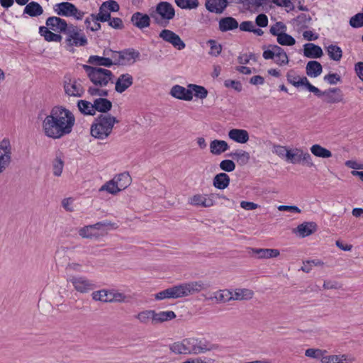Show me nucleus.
I'll list each match as a JSON object with an SVG mask.
<instances>
[{"mask_svg":"<svg viewBox=\"0 0 363 363\" xmlns=\"http://www.w3.org/2000/svg\"><path fill=\"white\" fill-rule=\"evenodd\" d=\"M227 156L236 160L237 162L241 166L247 164L250 159V153L242 150H237L234 152L228 154Z\"/></svg>","mask_w":363,"mask_h":363,"instance_id":"36","label":"nucleus"},{"mask_svg":"<svg viewBox=\"0 0 363 363\" xmlns=\"http://www.w3.org/2000/svg\"><path fill=\"white\" fill-rule=\"evenodd\" d=\"M74 6L72 3L63 1L54 5L53 10L60 16L70 17Z\"/></svg>","mask_w":363,"mask_h":363,"instance_id":"23","label":"nucleus"},{"mask_svg":"<svg viewBox=\"0 0 363 363\" xmlns=\"http://www.w3.org/2000/svg\"><path fill=\"white\" fill-rule=\"evenodd\" d=\"M39 34L43 36L47 42L60 43L62 40V36L60 33H55L44 26L39 27Z\"/></svg>","mask_w":363,"mask_h":363,"instance_id":"28","label":"nucleus"},{"mask_svg":"<svg viewBox=\"0 0 363 363\" xmlns=\"http://www.w3.org/2000/svg\"><path fill=\"white\" fill-rule=\"evenodd\" d=\"M75 117L72 112L62 106H54L43 121L45 135L52 139H60L72 131Z\"/></svg>","mask_w":363,"mask_h":363,"instance_id":"1","label":"nucleus"},{"mask_svg":"<svg viewBox=\"0 0 363 363\" xmlns=\"http://www.w3.org/2000/svg\"><path fill=\"white\" fill-rule=\"evenodd\" d=\"M76 291L80 293H87L94 289L95 285L84 277H72L68 280Z\"/></svg>","mask_w":363,"mask_h":363,"instance_id":"13","label":"nucleus"},{"mask_svg":"<svg viewBox=\"0 0 363 363\" xmlns=\"http://www.w3.org/2000/svg\"><path fill=\"white\" fill-rule=\"evenodd\" d=\"M302 150L300 148L289 149L286 154V162L296 164H301L302 157Z\"/></svg>","mask_w":363,"mask_h":363,"instance_id":"37","label":"nucleus"},{"mask_svg":"<svg viewBox=\"0 0 363 363\" xmlns=\"http://www.w3.org/2000/svg\"><path fill=\"white\" fill-rule=\"evenodd\" d=\"M170 94L172 97L183 101H189L193 99L192 90L190 88L186 89L178 84L172 87Z\"/></svg>","mask_w":363,"mask_h":363,"instance_id":"17","label":"nucleus"},{"mask_svg":"<svg viewBox=\"0 0 363 363\" xmlns=\"http://www.w3.org/2000/svg\"><path fill=\"white\" fill-rule=\"evenodd\" d=\"M112 59L114 65H129L136 59V52L133 48H127L113 52Z\"/></svg>","mask_w":363,"mask_h":363,"instance_id":"8","label":"nucleus"},{"mask_svg":"<svg viewBox=\"0 0 363 363\" xmlns=\"http://www.w3.org/2000/svg\"><path fill=\"white\" fill-rule=\"evenodd\" d=\"M255 23L260 28L267 27L268 25V18L264 13H259L255 18Z\"/></svg>","mask_w":363,"mask_h":363,"instance_id":"61","label":"nucleus"},{"mask_svg":"<svg viewBox=\"0 0 363 363\" xmlns=\"http://www.w3.org/2000/svg\"><path fill=\"white\" fill-rule=\"evenodd\" d=\"M102 8L106 9L110 13L111 12H117L120 9L119 4L114 0H108L102 3Z\"/></svg>","mask_w":363,"mask_h":363,"instance_id":"56","label":"nucleus"},{"mask_svg":"<svg viewBox=\"0 0 363 363\" xmlns=\"http://www.w3.org/2000/svg\"><path fill=\"white\" fill-rule=\"evenodd\" d=\"M350 25L354 28L363 27V12L357 13L350 19Z\"/></svg>","mask_w":363,"mask_h":363,"instance_id":"54","label":"nucleus"},{"mask_svg":"<svg viewBox=\"0 0 363 363\" xmlns=\"http://www.w3.org/2000/svg\"><path fill=\"white\" fill-rule=\"evenodd\" d=\"M159 37L165 42L172 44L175 48H177L179 50H183L186 47V44L181 39L179 35L171 30H162L159 33Z\"/></svg>","mask_w":363,"mask_h":363,"instance_id":"11","label":"nucleus"},{"mask_svg":"<svg viewBox=\"0 0 363 363\" xmlns=\"http://www.w3.org/2000/svg\"><path fill=\"white\" fill-rule=\"evenodd\" d=\"M170 288L172 298L187 296L185 283L173 286Z\"/></svg>","mask_w":363,"mask_h":363,"instance_id":"43","label":"nucleus"},{"mask_svg":"<svg viewBox=\"0 0 363 363\" xmlns=\"http://www.w3.org/2000/svg\"><path fill=\"white\" fill-rule=\"evenodd\" d=\"M111 225H112V223L110 221L103 220V221L97 222L96 223L93 224V225H89L84 226L83 232L85 234L86 231H87L89 229V230H94L96 232H97L99 230H101V232L103 233L107 227L111 226Z\"/></svg>","mask_w":363,"mask_h":363,"instance_id":"47","label":"nucleus"},{"mask_svg":"<svg viewBox=\"0 0 363 363\" xmlns=\"http://www.w3.org/2000/svg\"><path fill=\"white\" fill-rule=\"evenodd\" d=\"M150 18L147 14L138 12V28L143 29L149 27Z\"/></svg>","mask_w":363,"mask_h":363,"instance_id":"53","label":"nucleus"},{"mask_svg":"<svg viewBox=\"0 0 363 363\" xmlns=\"http://www.w3.org/2000/svg\"><path fill=\"white\" fill-rule=\"evenodd\" d=\"M328 54L330 58L334 61H340L342 56V51L340 47L336 45H330L327 48Z\"/></svg>","mask_w":363,"mask_h":363,"instance_id":"46","label":"nucleus"},{"mask_svg":"<svg viewBox=\"0 0 363 363\" xmlns=\"http://www.w3.org/2000/svg\"><path fill=\"white\" fill-rule=\"evenodd\" d=\"M230 149L225 140L215 139L210 143V152L214 155H220Z\"/></svg>","mask_w":363,"mask_h":363,"instance_id":"25","label":"nucleus"},{"mask_svg":"<svg viewBox=\"0 0 363 363\" xmlns=\"http://www.w3.org/2000/svg\"><path fill=\"white\" fill-rule=\"evenodd\" d=\"M238 26V21L232 16L223 17L218 21V29L222 33L235 30Z\"/></svg>","mask_w":363,"mask_h":363,"instance_id":"18","label":"nucleus"},{"mask_svg":"<svg viewBox=\"0 0 363 363\" xmlns=\"http://www.w3.org/2000/svg\"><path fill=\"white\" fill-rule=\"evenodd\" d=\"M64 89L66 94L70 96L82 97L84 94V89L77 79H69L64 82Z\"/></svg>","mask_w":363,"mask_h":363,"instance_id":"14","label":"nucleus"},{"mask_svg":"<svg viewBox=\"0 0 363 363\" xmlns=\"http://www.w3.org/2000/svg\"><path fill=\"white\" fill-rule=\"evenodd\" d=\"M155 311L154 310H146L138 313V320L141 323H147L150 320L155 325Z\"/></svg>","mask_w":363,"mask_h":363,"instance_id":"48","label":"nucleus"},{"mask_svg":"<svg viewBox=\"0 0 363 363\" xmlns=\"http://www.w3.org/2000/svg\"><path fill=\"white\" fill-rule=\"evenodd\" d=\"M45 27L51 30L59 33L65 34L69 28V24L67 21L58 16L48 17L45 21Z\"/></svg>","mask_w":363,"mask_h":363,"instance_id":"12","label":"nucleus"},{"mask_svg":"<svg viewBox=\"0 0 363 363\" xmlns=\"http://www.w3.org/2000/svg\"><path fill=\"white\" fill-rule=\"evenodd\" d=\"M108 22V26L115 29H122L124 27L123 21L121 20V18L118 17H111L110 20Z\"/></svg>","mask_w":363,"mask_h":363,"instance_id":"62","label":"nucleus"},{"mask_svg":"<svg viewBox=\"0 0 363 363\" xmlns=\"http://www.w3.org/2000/svg\"><path fill=\"white\" fill-rule=\"evenodd\" d=\"M306 72L308 76L311 77H317L323 72L321 64L316 60L309 61L306 67Z\"/></svg>","mask_w":363,"mask_h":363,"instance_id":"33","label":"nucleus"},{"mask_svg":"<svg viewBox=\"0 0 363 363\" xmlns=\"http://www.w3.org/2000/svg\"><path fill=\"white\" fill-rule=\"evenodd\" d=\"M302 157L301 164L303 166H307L308 167H315L314 163L313 162L312 157L308 152H304L302 150Z\"/></svg>","mask_w":363,"mask_h":363,"instance_id":"60","label":"nucleus"},{"mask_svg":"<svg viewBox=\"0 0 363 363\" xmlns=\"http://www.w3.org/2000/svg\"><path fill=\"white\" fill-rule=\"evenodd\" d=\"M112 106V102L106 98L100 97L94 101L95 112L98 111L102 113H107L111 110Z\"/></svg>","mask_w":363,"mask_h":363,"instance_id":"29","label":"nucleus"},{"mask_svg":"<svg viewBox=\"0 0 363 363\" xmlns=\"http://www.w3.org/2000/svg\"><path fill=\"white\" fill-rule=\"evenodd\" d=\"M107 191L108 193L115 195L117 193L119 192L118 187L117 186V184L115 183V180L113 178L106 182L104 185L101 186L99 189V191Z\"/></svg>","mask_w":363,"mask_h":363,"instance_id":"49","label":"nucleus"},{"mask_svg":"<svg viewBox=\"0 0 363 363\" xmlns=\"http://www.w3.org/2000/svg\"><path fill=\"white\" fill-rule=\"evenodd\" d=\"M77 107L79 111L86 116H94L95 110L94 108V103L86 101V100H79L77 101Z\"/></svg>","mask_w":363,"mask_h":363,"instance_id":"38","label":"nucleus"},{"mask_svg":"<svg viewBox=\"0 0 363 363\" xmlns=\"http://www.w3.org/2000/svg\"><path fill=\"white\" fill-rule=\"evenodd\" d=\"M311 20L310 15L302 13L293 18L291 23L297 26L299 30H302L309 27Z\"/></svg>","mask_w":363,"mask_h":363,"instance_id":"32","label":"nucleus"},{"mask_svg":"<svg viewBox=\"0 0 363 363\" xmlns=\"http://www.w3.org/2000/svg\"><path fill=\"white\" fill-rule=\"evenodd\" d=\"M150 16L155 22L162 27H166L169 21L175 16V9L168 1H160L155 6V11L150 13Z\"/></svg>","mask_w":363,"mask_h":363,"instance_id":"4","label":"nucleus"},{"mask_svg":"<svg viewBox=\"0 0 363 363\" xmlns=\"http://www.w3.org/2000/svg\"><path fill=\"white\" fill-rule=\"evenodd\" d=\"M294 73V70L291 69L286 74V79L289 84L295 87L304 86L310 92L311 90H313L312 88L313 85L309 82L306 77H300Z\"/></svg>","mask_w":363,"mask_h":363,"instance_id":"15","label":"nucleus"},{"mask_svg":"<svg viewBox=\"0 0 363 363\" xmlns=\"http://www.w3.org/2000/svg\"><path fill=\"white\" fill-rule=\"evenodd\" d=\"M133 84V77L128 74H121L116 82L115 89L118 93H123Z\"/></svg>","mask_w":363,"mask_h":363,"instance_id":"27","label":"nucleus"},{"mask_svg":"<svg viewBox=\"0 0 363 363\" xmlns=\"http://www.w3.org/2000/svg\"><path fill=\"white\" fill-rule=\"evenodd\" d=\"M176 318V314L172 311H160L157 313L155 311V324L162 323L165 321L173 320Z\"/></svg>","mask_w":363,"mask_h":363,"instance_id":"39","label":"nucleus"},{"mask_svg":"<svg viewBox=\"0 0 363 363\" xmlns=\"http://www.w3.org/2000/svg\"><path fill=\"white\" fill-rule=\"evenodd\" d=\"M91 17L93 21L104 23L108 22L111 16L106 9L100 6L99 13L97 14L91 13Z\"/></svg>","mask_w":363,"mask_h":363,"instance_id":"45","label":"nucleus"},{"mask_svg":"<svg viewBox=\"0 0 363 363\" xmlns=\"http://www.w3.org/2000/svg\"><path fill=\"white\" fill-rule=\"evenodd\" d=\"M113 179L118 187L119 191L126 189L130 184L132 180L128 172H125L116 175Z\"/></svg>","mask_w":363,"mask_h":363,"instance_id":"35","label":"nucleus"},{"mask_svg":"<svg viewBox=\"0 0 363 363\" xmlns=\"http://www.w3.org/2000/svg\"><path fill=\"white\" fill-rule=\"evenodd\" d=\"M65 43L67 47H83L88 44V40L84 33H80L78 28L69 24V28L65 33Z\"/></svg>","mask_w":363,"mask_h":363,"instance_id":"6","label":"nucleus"},{"mask_svg":"<svg viewBox=\"0 0 363 363\" xmlns=\"http://www.w3.org/2000/svg\"><path fill=\"white\" fill-rule=\"evenodd\" d=\"M230 177L224 172L217 174L213 179V185L215 188L223 190L230 184Z\"/></svg>","mask_w":363,"mask_h":363,"instance_id":"30","label":"nucleus"},{"mask_svg":"<svg viewBox=\"0 0 363 363\" xmlns=\"http://www.w3.org/2000/svg\"><path fill=\"white\" fill-rule=\"evenodd\" d=\"M83 69L87 74L89 80L97 86H106L113 77V74L105 68L83 65Z\"/></svg>","mask_w":363,"mask_h":363,"instance_id":"5","label":"nucleus"},{"mask_svg":"<svg viewBox=\"0 0 363 363\" xmlns=\"http://www.w3.org/2000/svg\"><path fill=\"white\" fill-rule=\"evenodd\" d=\"M277 41L283 46H292L296 44L295 38L284 32H280V35L277 38Z\"/></svg>","mask_w":363,"mask_h":363,"instance_id":"44","label":"nucleus"},{"mask_svg":"<svg viewBox=\"0 0 363 363\" xmlns=\"http://www.w3.org/2000/svg\"><path fill=\"white\" fill-rule=\"evenodd\" d=\"M339 356L338 355H323L322 357L321 362L322 363H342V362H338Z\"/></svg>","mask_w":363,"mask_h":363,"instance_id":"64","label":"nucleus"},{"mask_svg":"<svg viewBox=\"0 0 363 363\" xmlns=\"http://www.w3.org/2000/svg\"><path fill=\"white\" fill-rule=\"evenodd\" d=\"M303 55L308 58L317 59L323 55V52L319 45L308 43L303 45Z\"/></svg>","mask_w":363,"mask_h":363,"instance_id":"21","label":"nucleus"},{"mask_svg":"<svg viewBox=\"0 0 363 363\" xmlns=\"http://www.w3.org/2000/svg\"><path fill=\"white\" fill-rule=\"evenodd\" d=\"M91 296L94 300L104 303L121 302L123 301L125 298V296L121 293L105 289L94 291L91 294Z\"/></svg>","mask_w":363,"mask_h":363,"instance_id":"9","label":"nucleus"},{"mask_svg":"<svg viewBox=\"0 0 363 363\" xmlns=\"http://www.w3.org/2000/svg\"><path fill=\"white\" fill-rule=\"evenodd\" d=\"M188 88L192 90L193 96H194L198 99H204L208 96V90L203 86L189 84Z\"/></svg>","mask_w":363,"mask_h":363,"instance_id":"41","label":"nucleus"},{"mask_svg":"<svg viewBox=\"0 0 363 363\" xmlns=\"http://www.w3.org/2000/svg\"><path fill=\"white\" fill-rule=\"evenodd\" d=\"M268 0H238L235 4H241L245 11L251 13L259 12V9L267 4Z\"/></svg>","mask_w":363,"mask_h":363,"instance_id":"19","label":"nucleus"},{"mask_svg":"<svg viewBox=\"0 0 363 363\" xmlns=\"http://www.w3.org/2000/svg\"><path fill=\"white\" fill-rule=\"evenodd\" d=\"M327 353L326 350H322L320 349H313L309 348L306 350L305 355L308 357L318 359L321 361L322 357H323V355Z\"/></svg>","mask_w":363,"mask_h":363,"instance_id":"52","label":"nucleus"},{"mask_svg":"<svg viewBox=\"0 0 363 363\" xmlns=\"http://www.w3.org/2000/svg\"><path fill=\"white\" fill-rule=\"evenodd\" d=\"M11 147L7 138L0 143V173L3 172L11 162Z\"/></svg>","mask_w":363,"mask_h":363,"instance_id":"10","label":"nucleus"},{"mask_svg":"<svg viewBox=\"0 0 363 363\" xmlns=\"http://www.w3.org/2000/svg\"><path fill=\"white\" fill-rule=\"evenodd\" d=\"M312 88L313 90H311V92L318 98L325 96L324 101L328 104H337L343 101V94L340 88H329L325 91H321L315 86H313Z\"/></svg>","mask_w":363,"mask_h":363,"instance_id":"7","label":"nucleus"},{"mask_svg":"<svg viewBox=\"0 0 363 363\" xmlns=\"http://www.w3.org/2000/svg\"><path fill=\"white\" fill-rule=\"evenodd\" d=\"M224 86L226 88H231L237 92H240L242 90V85L240 81L226 79L224 81Z\"/></svg>","mask_w":363,"mask_h":363,"instance_id":"57","label":"nucleus"},{"mask_svg":"<svg viewBox=\"0 0 363 363\" xmlns=\"http://www.w3.org/2000/svg\"><path fill=\"white\" fill-rule=\"evenodd\" d=\"M233 2L228 0H206L205 7L211 13H223L226 8Z\"/></svg>","mask_w":363,"mask_h":363,"instance_id":"16","label":"nucleus"},{"mask_svg":"<svg viewBox=\"0 0 363 363\" xmlns=\"http://www.w3.org/2000/svg\"><path fill=\"white\" fill-rule=\"evenodd\" d=\"M324 80L328 84L333 85L341 82L340 76L337 73H329L324 77Z\"/></svg>","mask_w":363,"mask_h":363,"instance_id":"59","label":"nucleus"},{"mask_svg":"<svg viewBox=\"0 0 363 363\" xmlns=\"http://www.w3.org/2000/svg\"><path fill=\"white\" fill-rule=\"evenodd\" d=\"M318 225L315 222H303L298 225L295 230L296 233H298L301 238H306L317 230Z\"/></svg>","mask_w":363,"mask_h":363,"instance_id":"22","label":"nucleus"},{"mask_svg":"<svg viewBox=\"0 0 363 363\" xmlns=\"http://www.w3.org/2000/svg\"><path fill=\"white\" fill-rule=\"evenodd\" d=\"M207 44L210 46L209 54L212 56L217 57L222 51V45L216 40L210 39L207 41Z\"/></svg>","mask_w":363,"mask_h":363,"instance_id":"50","label":"nucleus"},{"mask_svg":"<svg viewBox=\"0 0 363 363\" xmlns=\"http://www.w3.org/2000/svg\"><path fill=\"white\" fill-rule=\"evenodd\" d=\"M310 150L311 153L315 157L321 158H329L332 157V152L329 150L322 147L318 144L312 145L310 148Z\"/></svg>","mask_w":363,"mask_h":363,"instance_id":"40","label":"nucleus"},{"mask_svg":"<svg viewBox=\"0 0 363 363\" xmlns=\"http://www.w3.org/2000/svg\"><path fill=\"white\" fill-rule=\"evenodd\" d=\"M187 296L206 290L210 287V284L203 281H196L185 283Z\"/></svg>","mask_w":363,"mask_h":363,"instance_id":"26","label":"nucleus"},{"mask_svg":"<svg viewBox=\"0 0 363 363\" xmlns=\"http://www.w3.org/2000/svg\"><path fill=\"white\" fill-rule=\"evenodd\" d=\"M278 59L275 60V62L279 65H286L289 64V60L286 52L284 51L279 55L276 56Z\"/></svg>","mask_w":363,"mask_h":363,"instance_id":"63","label":"nucleus"},{"mask_svg":"<svg viewBox=\"0 0 363 363\" xmlns=\"http://www.w3.org/2000/svg\"><path fill=\"white\" fill-rule=\"evenodd\" d=\"M64 167V162L61 157L57 156L52 162L53 174L60 177L62 174Z\"/></svg>","mask_w":363,"mask_h":363,"instance_id":"51","label":"nucleus"},{"mask_svg":"<svg viewBox=\"0 0 363 363\" xmlns=\"http://www.w3.org/2000/svg\"><path fill=\"white\" fill-rule=\"evenodd\" d=\"M252 250L259 259L277 257L280 254L279 250L277 249L252 248Z\"/></svg>","mask_w":363,"mask_h":363,"instance_id":"31","label":"nucleus"},{"mask_svg":"<svg viewBox=\"0 0 363 363\" xmlns=\"http://www.w3.org/2000/svg\"><path fill=\"white\" fill-rule=\"evenodd\" d=\"M230 139L238 143H246L249 140V133L246 130L233 128L229 130Z\"/></svg>","mask_w":363,"mask_h":363,"instance_id":"24","label":"nucleus"},{"mask_svg":"<svg viewBox=\"0 0 363 363\" xmlns=\"http://www.w3.org/2000/svg\"><path fill=\"white\" fill-rule=\"evenodd\" d=\"M43 13L42 6L36 1L28 2L23 9V16L26 15L34 18L41 16Z\"/></svg>","mask_w":363,"mask_h":363,"instance_id":"20","label":"nucleus"},{"mask_svg":"<svg viewBox=\"0 0 363 363\" xmlns=\"http://www.w3.org/2000/svg\"><path fill=\"white\" fill-rule=\"evenodd\" d=\"M87 92L89 95L91 96H102L103 98L104 97H106L108 96V91L106 90V89H100L97 87H93V86H90L88 90H87Z\"/></svg>","mask_w":363,"mask_h":363,"instance_id":"58","label":"nucleus"},{"mask_svg":"<svg viewBox=\"0 0 363 363\" xmlns=\"http://www.w3.org/2000/svg\"><path fill=\"white\" fill-rule=\"evenodd\" d=\"M88 63L96 66H104L106 67H111L113 65V59L110 57H101L99 55H91L88 59Z\"/></svg>","mask_w":363,"mask_h":363,"instance_id":"34","label":"nucleus"},{"mask_svg":"<svg viewBox=\"0 0 363 363\" xmlns=\"http://www.w3.org/2000/svg\"><path fill=\"white\" fill-rule=\"evenodd\" d=\"M220 348L218 344L211 343L204 339L186 338L182 342H174L169 345L170 350L175 354H199L207 351L217 350Z\"/></svg>","mask_w":363,"mask_h":363,"instance_id":"2","label":"nucleus"},{"mask_svg":"<svg viewBox=\"0 0 363 363\" xmlns=\"http://www.w3.org/2000/svg\"><path fill=\"white\" fill-rule=\"evenodd\" d=\"M221 170L226 172H231L235 169V163L231 160H223L219 164Z\"/></svg>","mask_w":363,"mask_h":363,"instance_id":"55","label":"nucleus"},{"mask_svg":"<svg viewBox=\"0 0 363 363\" xmlns=\"http://www.w3.org/2000/svg\"><path fill=\"white\" fill-rule=\"evenodd\" d=\"M176 5L182 9H196L199 6V0H174Z\"/></svg>","mask_w":363,"mask_h":363,"instance_id":"42","label":"nucleus"},{"mask_svg":"<svg viewBox=\"0 0 363 363\" xmlns=\"http://www.w3.org/2000/svg\"><path fill=\"white\" fill-rule=\"evenodd\" d=\"M117 123L118 120L116 117L110 114H100L91 126V135L97 139H105L110 135L114 124Z\"/></svg>","mask_w":363,"mask_h":363,"instance_id":"3","label":"nucleus"}]
</instances>
